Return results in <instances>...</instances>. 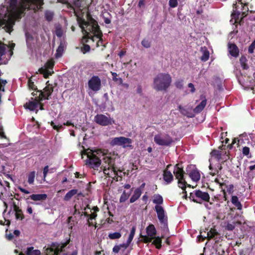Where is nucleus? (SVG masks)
<instances>
[{
  "label": "nucleus",
  "instance_id": "63",
  "mask_svg": "<svg viewBox=\"0 0 255 255\" xmlns=\"http://www.w3.org/2000/svg\"><path fill=\"white\" fill-rule=\"evenodd\" d=\"M221 191L223 192L224 200L227 201V192H226L225 189H222V190H221Z\"/></svg>",
  "mask_w": 255,
  "mask_h": 255
},
{
  "label": "nucleus",
  "instance_id": "1",
  "mask_svg": "<svg viewBox=\"0 0 255 255\" xmlns=\"http://www.w3.org/2000/svg\"><path fill=\"white\" fill-rule=\"evenodd\" d=\"M43 0H9V13L15 19H20L26 10L34 11L40 9L43 5Z\"/></svg>",
  "mask_w": 255,
  "mask_h": 255
},
{
  "label": "nucleus",
  "instance_id": "56",
  "mask_svg": "<svg viewBox=\"0 0 255 255\" xmlns=\"http://www.w3.org/2000/svg\"><path fill=\"white\" fill-rule=\"evenodd\" d=\"M121 249V248L119 245H116L113 248V252L115 254H117L119 252Z\"/></svg>",
  "mask_w": 255,
  "mask_h": 255
},
{
  "label": "nucleus",
  "instance_id": "34",
  "mask_svg": "<svg viewBox=\"0 0 255 255\" xmlns=\"http://www.w3.org/2000/svg\"><path fill=\"white\" fill-rule=\"evenodd\" d=\"M247 59L246 56H242L240 59V62L241 67L244 70H247L249 68V66L247 64Z\"/></svg>",
  "mask_w": 255,
  "mask_h": 255
},
{
  "label": "nucleus",
  "instance_id": "27",
  "mask_svg": "<svg viewBox=\"0 0 255 255\" xmlns=\"http://www.w3.org/2000/svg\"><path fill=\"white\" fill-rule=\"evenodd\" d=\"M142 194V191H140L139 189H135L133 192V195L131 196L129 199L130 203H134L140 197Z\"/></svg>",
  "mask_w": 255,
  "mask_h": 255
},
{
  "label": "nucleus",
  "instance_id": "60",
  "mask_svg": "<svg viewBox=\"0 0 255 255\" xmlns=\"http://www.w3.org/2000/svg\"><path fill=\"white\" fill-rule=\"evenodd\" d=\"M18 189L22 193H24L25 194H29L30 193V192L28 191V190L22 188L20 186H18Z\"/></svg>",
  "mask_w": 255,
  "mask_h": 255
},
{
  "label": "nucleus",
  "instance_id": "11",
  "mask_svg": "<svg viewBox=\"0 0 255 255\" xmlns=\"http://www.w3.org/2000/svg\"><path fill=\"white\" fill-rule=\"evenodd\" d=\"M95 122L102 126H107L115 124L113 118L108 117L103 114H97L95 117Z\"/></svg>",
  "mask_w": 255,
  "mask_h": 255
},
{
  "label": "nucleus",
  "instance_id": "46",
  "mask_svg": "<svg viewBox=\"0 0 255 255\" xmlns=\"http://www.w3.org/2000/svg\"><path fill=\"white\" fill-rule=\"evenodd\" d=\"M141 43V45L146 48H149L151 46V42L146 39H143Z\"/></svg>",
  "mask_w": 255,
  "mask_h": 255
},
{
  "label": "nucleus",
  "instance_id": "28",
  "mask_svg": "<svg viewBox=\"0 0 255 255\" xmlns=\"http://www.w3.org/2000/svg\"><path fill=\"white\" fill-rule=\"evenodd\" d=\"M13 207L14 211L15 212V217L17 219L22 220L24 218V215L22 213V210L16 205L15 203H13Z\"/></svg>",
  "mask_w": 255,
  "mask_h": 255
},
{
  "label": "nucleus",
  "instance_id": "59",
  "mask_svg": "<svg viewBox=\"0 0 255 255\" xmlns=\"http://www.w3.org/2000/svg\"><path fill=\"white\" fill-rule=\"evenodd\" d=\"M228 182H229V181L227 180H224V182H221V184H220V188L221 189V190H222V189H224L223 186L227 187V186H228L227 183Z\"/></svg>",
  "mask_w": 255,
  "mask_h": 255
},
{
  "label": "nucleus",
  "instance_id": "23",
  "mask_svg": "<svg viewBox=\"0 0 255 255\" xmlns=\"http://www.w3.org/2000/svg\"><path fill=\"white\" fill-rule=\"evenodd\" d=\"M228 48L230 54L234 57H237L239 55V49L234 43H229Z\"/></svg>",
  "mask_w": 255,
  "mask_h": 255
},
{
  "label": "nucleus",
  "instance_id": "39",
  "mask_svg": "<svg viewBox=\"0 0 255 255\" xmlns=\"http://www.w3.org/2000/svg\"><path fill=\"white\" fill-rule=\"evenodd\" d=\"M5 45L1 42H0V65L2 64L1 62L2 60L1 57L5 54Z\"/></svg>",
  "mask_w": 255,
  "mask_h": 255
},
{
  "label": "nucleus",
  "instance_id": "57",
  "mask_svg": "<svg viewBox=\"0 0 255 255\" xmlns=\"http://www.w3.org/2000/svg\"><path fill=\"white\" fill-rule=\"evenodd\" d=\"M121 249V248L119 245H116L113 248V252L115 254H117L119 252Z\"/></svg>",
  "mask_w": 255,
  "mask_h": 255
},
{
  "label": "nucleus",
  "instance_id": "17",
  "mask_svg": "<svg viewBox=\"0 0 255 255\" xmlns=\"http://www.w3.org/2000/svg\"><path fill=\"white\" fill-rule=\"evenodd\" d=\"M32 101H29L24 105V107L26 109H28L31 111H34L39 105V102L41 101H39V97H36L34 99L31 98Z\"/></svg>",
  "mask_w": 255,
  "mask_h": 255
},
{
  "label": "nucleus",
  "instance_id": "5",
  "mask_svg": "<svg viewBox=\"0 0 255 255\" xmlns=\"http://www.w3.org/2000/svg\"><path fill=\"white\" fill-rule=\"evenodd\" d=\"M171 82L172 78L169 74L160 73L154 78L153 87L157 91H166Z\"/></svg>",
  "mask_w": 255,
  "mask_h": 255
},
{
  "label": "nucleus",
  "instance_id": "25",
  "mask_svg": "<svg viewBox=\"0 0 255 255\" xmlns=\"http://www.w3.org/2000/svg\"><path fill=\"white\" fill-rule=\"evenodd\" d=\"M231 201L232 203L239 210H242L243 206L239 200L238 197L236 195H233L231 197Z\"/></svg>",
  "mask_w": 255,
  "mask_h": 255
},
{
  "label": "nucleus",
  "instance_id": "31",
  "mask_svg": "<svg viewBox=\"0 0 255 255\" xmlns=\"http://www.w3.org/2000/svg\"><path fill=\"white\" fill-rule=\"evenodd\" d=\"M118 171L122 172V171L120 169H117V167H113L111 168V171H110L111 173L110 177H112L114 180L117 181H118Z\"/></svg>",
  "mask_w": 255,
  "mask_h": 255
},
{
  "label": "nucleus",
  "instance_id": "24",
  "mask_svg": "<svg viewBox=\"0 0 255 255\" xmlns=\"http://www.w3.org/2000/svg\"><path fill=\"white\" fill-rule=\"evenodd\" d=\"M47 196L46 194H32L28 197L33 201H43L46 199Z\"/></svg>",
  "mask_w": 255,
  "mask_h": 255
},
{
  "label": "nucleus",
  "instance_id": "7",
  "mask_svg": "<svg viewBox=\"0 0 255 255\" xmlns=\"http://www.w3.org/2000/svg\"><path fill=\"white\" fill-rule=\"evenodd\" d=\"M189 199L195 203L201 204V201L209 202L210 196L207 192L196 190L194 192L190 193Z\"/></svg>",
  "mask_w": 255,
  "mask_h": 255
},
{
  "label": "nucleus",
  "instance_id": "40",
  "mask_svg": "<svg viewBox=\"0 0 255 255\" xmlns=\"http://www.w3.org/2000/svg\"><path fill=\"white\" fill-rule=\"evenodd\" d=\"M35 176V172L34 171H31L29 173L28 175V183L29 184H32L34 181V178Z\"/></svg>",
  "mask_w": 255,
  "mask_h": 255
},
{
  "label": "nucleus",
  "instance_id": "48",
  "mask_svg": "<svg viewBox=\"0 0 255 255\" xmlns=\"http://www.w3.org/2000/svg\"><path fill=\"white\" fill-rule=\"evenodd\" d=\"M111 74L112 75V79L114 81L119 82L120 83H122V79L121 78H118V74L116 72H111Z\"/></svg>",
  "mask_w": 255,
  "mask_h": 255
},
{
  "label": "nucleus",
  "instance_id": "54",
  "mask_svg": "<svg viewBox=\"0 0 255 255\" xmlns=\"http://www.w3.org/2000/svg\"><path fill=\"white\" fill-rule=\"evenodd\" d=\"M48 172H49V166L48 165H46L44 167L43 170L44 180H45V179Z\"/></svg>",
  "mask_w": 255,
  "mask_h": 255
},
{
  "label": "nucleus",
  "instance_id": "13",
  "mask_svg": "<svg viewBox=\"0 0 255 255\" xmlns=\"http://www.w3.org/2000/svg\"><path fill=\"white\" fill-rule=\"evenodd\" d=\"M186 174L191 179L195 182H197L200 179L201 175L199 170L191 164L188 165L186 169Z\"/></svg>",
  "mask_w": 255,
  "mask_h": 255
},
{
  "label": "nucleus",
  "instance_id": "19",
  "mask_svg": "<svg viewBox=\"0 0 255 255\" xmlns=\"http://www.w3.org/2000/svg\"><path fill=\"white\" fill-rule=\"evenodd\" d=\"M163 179L166 184H169L174 180V177L170 171L164 170L163 171Z\"/></svg>",
  "mask_w": 255,
  "mask_h": 255
},
{
  "label": "nucleus",
  "instance_id": "42",
  "mask_svg": "<svg viewBox=\"0 0 255 255\" xmlns=\"http://www.w3.org/2000/svg\"><path fill=\"white\" fill-rule=\"evenodd\" d=\"M140 238H141V241L144 243H150L153 239L154 237H149L147 236H144L140 235Z\"/></svg>",
  "mask_w": 255,
  "mask_h": 255
},
{
  "label": "nucleus",
  "instance_id": "12",
  "mask_svg": "<svg viewBox=\"0 0 255 255\" xmlns=\"http://www.w3.org/2000/svg\"><path fill=\"white\" fill-rule=\"evenodd\" d=\"M54 65V64L53 61H48L46 63L44 67L39 68L38 71L40 74L43 75L44 78H48L49 76L52 75L54 73L53 71Z\"/></svg>",
  "mask_w": 255,
  "mask_h": 255
},
{
  "label": "nucleus",
  "instance_id": "21",
  "mask_svg": "<svg viewBox=\"0 0 255 255\" xmlns=\"http://www.w3.org/2000/svg\"><path fill=\"white\" fill-rule=\"evenodd\" d=\"M92 211H93V212L90 214L89 218L88 219V224L89 227L94 225L93 222H91L90 220L92 221L96 219L97 217V213L100 211V209L97 206H95L91 209V212H92Z\"/></svg>",
  "mask_w": 255,
  "mask_h": 255
},
{
  "label": "nucleus",
  "instance_id": "3",
  "mask_svg": "<svg viewBox=\"0 0 255 255\" xmlns=\"http://www.w3.org/2000/svg\"><path fill=\"white\" fill-rule=\"evenodd\" d=\"M153 203L156 204L155 206V210L161 225V228L164 231L168 230L167 217L165 215V211L163 208L160 206L163 203L162 197L158 194H154L153 195Z\"/></svg>",
  "mask_w": 255,
  "mask_h": 255
},
{
  "label": "nucleus",
  "instance_id": "37",
  "mask_svg": "<svg viewBox=\"0 0 255 255\" xmlns=\"http://www.w3.org/2000/svg\"><path fill=\"white\" fill-rule=\"evenodd\" d=\"M27 255H40V252L39 250H34L33 247H29L26 251Z\"/></svg>",
  "mask_w": 255,
  "mask_h": 255
},
{
  "label": "nucleus",
  "instance_id": "4",
  "mask_svg": "<svg viewBox=\"0 0 255 255\" xmlns=\"http://www.w3.org/2000/svg\"><path fill=\"white\" fill-rule=\"evenodd\" d=\"M101 154V150H93L90 149H84L81 151L82 158L84 155L87 156L86 164L95 170H97L101 164V160L99 156Z\"/></svg>",
  "mask_w": 255,
  "mask_h": 255
},
{
  "label": "nucleus",
  "instance_id": "33",
  "mask_svg": "<svg viewBox=\"0 0 255 255\" xmlns=\"http://www.w3.org/2000/svg\"><path fill=\"white\" fill-rule=\"evenodd\" d=\"M178 108L180 113L183 116H187L188 117H192V116L188 109H185L181 105H179Z\"/></svg>",
  "mask_w": 255,
  "mask_h": 255
},
{
  "label": "nucleus",
  "instance_id": "35",
  "mask_svg": "<svg viewBox=\"0 0 255 255\" xmlns=\"http://www.w3.org/2000/svg\"><path fill=\"white\" fill-rule=\"evenodd\" d=\"M153 239H154V240L152 242V244L155 246L156 249H157L158 250L160 249L161 248V246H161V243H162L161 238L159 237H154Z\"/></svg>",
  "mask_w": 255,
  "mask_h": 255
},
{
  "label": "nucleus",
  "instance_id": "44",
  "mask_svg": "<svg viewBox=\"0 0 255 255\" xmlns=\"http://www.w3.org/2000/svg\"><path fill=\"white\" fill-rule=\"evenodd\" d=\"M209 58V52L208 50H206L203 52V55L201 57V60L202 61H207Z\"/></svg>",
  "mask_w": 255,
  "mask_h": 255
},
{
  "label": "nucleus",
  "instance_id": "53",
  "mask_svg": "<svg viewBox=\"0 0 255 255\" xmlns=\"http://www.w3.org/2000/svg\"><path fill=\"white\" fill-rule=\"evenodd\" d=\"M225 228L227 230L232 231L235 228V226L233 224L228 223Z\"/></svg>",
  "mask_w": 255,
  "mask_h": 255
},
{
  "label": "nucleus",
  "instance_id": "16",
  "mask_svg": "<svg viewBox=\"0 0 255 255\" xmlns=\"http://www.w3.org/2000/svg\"><path fill=\"white\" fill-rule=\"evenodd\" d=\"M17 19H15L13 17L10 16V17L8 18L7 20H4V21H5V25L2 28L4 29L6 32L10 34L13 30V26L15 24V21Z\"/></svg>",
  "mask_w": 255,
  "mask_h": 255
},
{
  "label": "nucleus",
  "instance_id": "10",
  "mask_svg": "<svg viewBox=\"0 0 255 255\" xmlns=\"http://www.w3.org/2000/svg\"><path fill=\"white\" fill-rule=\"evenodd\" d=\"M88 87L92 91L97 92L101 89V79L98 76H93L88 81Z\"/></svg>",
  "mask_w": 255,
  "mask_h": 255
},
{
  "label": "nucleus",
  "instance_id": "50",
  "mask_svg": "<svg viewBox=\"0 0 255 255\" xmlns=\"http://www.w3.org/2000/svg\"><path fill=\"white\" fill-rule=\"evenodd\" d=\"M183 80H178L175 82V85L176 88H177L179 89H182L183 87Z\"/></svg>",
  "mask_w": 255,
  "mask_h": 255
},
{
  "label": "nucleus",
  "instance_id": "26",
  "mask_svg": "<svg viewBox=\"0 0 255 255\" xmlns=\"http://www.w3.org/2000/svg\"><path fill=\"white\" fill-rule=\"evenodd\" d=\"M204 99L202 100V102L198 105H197L193 110L194 112L195 113L197 114L200 113L201 111H203V110L206 106L207 104V100L206 99L205 97H204Z\"/></svg>",
  "mask_w": 255,
  "mask_h": 255
},
{
  "label": "nucleus",
  "instance_id": "6",
  "mask_svg": "<svg viewBox=\"0 0 255 255\" xmlns=\"http://www.w3.org/2000/svg\"><path fill=\"white\" fill-rule=\"evenodd\" d=\"M185 172L183 170V166L182 163H178L175 165L173 170V174L176 179L178 180V187L181 188L183 191V193L187 196V192L186 191L187 182L185 180L184 175Z\"/></svg>",
  "mask_w": 255,
  "mask_h": 255
},
{
  "label": "nucleus",
  "instance_id": "30",
  "mask_svg": "<svg viewBox=\"0 0 255 255\" xmlns=\"http://www.w3.org/2000/svg\"><path fill=\"white\" fill-rule=\"evenodd\" d=\"M78 193L77 189H72L68 192L64 197V200L69 201L71 198Z\"/></svg>",
  "mask_w": 255,
  "mask_h": 255
},
{
  "label": "nucleus",
  "instance_id": "20",
  "mask_svg": "<svg viewBox=\"0 0 255 255\" xmlns=\"http://www.w3.org/2000/svg\"><path fill=\"white\" fill-rule=\"evenodd\" d=\"M70 242V239L65 242L64 243L62 244L61 245H59L56 247L55 250L53 249L50 250V253L52 255H58L59 253L64 251V248L69 244Z\"/></svg>",
  "mask_w": 255,
  "mask_h": 255
},
{
  "label": "nucleus",
  "instance_id": "32",
  "mask_svg": "<svg viewBox=\"0 0 255 255\" xmlns=\"http://www.w3.org/2000/svg\"><path fill=\"white\" fill-rule=\"evenodd\" d=\"M132 189L133 188L131 189L129 193L126 192L125 190L123 191V193L122 194L120 198V203H124L128 199L131 193Z\"/></svg>",
  "mask_w": 255,
  "mask_h": 255
},
{
  "label": "nucleus",
  "instance_id": "14",
  "mask_svg": "<svg viewBox=\"0 0 255 255\" xmlns=\"http://www.w3.org/2000/svg\"><path fill=\"white\" fill-rule=\"evenodd\" d=\"M53 87L46 86L43 89V91L37 90L38 93H39V101H42L43 99L49 100L50 96L53 92Z\"/></svg>",
  "mask_w": 255,
  "mask_h": 255
},
{
  "label": "nucleus",
  "instance_id": "49",
  "mask_svg": "<svg viewBox=\"0 0 255 255\" xmlns=\"http://www.w3.org/2000/svg\"><path fill=\"white\" fill-rule=\"evenodd\" d=\"M227 190L226 192H228L229 194H232L233 193L234 191V185L233 184H230L226 187Z\"/></svg>",
  "mask_w": 255,
  "mask_h": 255
},
{
  "label": "nucleus",
  "instance_id": "8",
  "mask_svg": "<svg viewBox=\"0 0 255 255\" xmlns=\"http://www.w3.org/2000/svg\"><path fill=\"white\" fill-rule=\"evenodd\" d=\"M131 143L132 140L130 138L124 136L113 138L110 141L111 146H121L124 148L131 147Z\"/></svg>",
  "mask_w": 255,
  "mask_h": 255
},
{
  "label": "nucleus",
  "instance_id": "62",
  "mask_svg": "<svg viewBox=\"0 0 255 255\" xmlns=\"http://www.w3.org/2000/svg\"><path fill=\"white\" fill-rule=\"evenodd\" d=\"M148 198V197L147 196V192H146L145 194L142 197V200L145 202V204L147 203Z\"/></svg>",
  "mask_w": 255,
  "mask_h": 255
},
{
  "label": "nucleus",
  "instance_id": "29",
  "mask_svg": "<svg viewBox=\"0 0 255 255\" xmlns=\"http://www.w3.org/2000/svg\"><path fill=\"white\" fill-rule=\"evenodd\" d=\"M146 233L149 237H154L156 234V231L153 224L149 225L146 229Z\"/></svg>",
  "mask_w": 255,
  "mask_h": 255
},
{
  "label": "nucleus",
  "instance_id": "58",
  "mask_svg": "<svg viewBox=\"0 0 255 255\" xmlns=\"http://www.w3.org/2000/svg\"><path fill=\"white\" fill-rule=\"evenodd\" d=\"M130 243H128V241H127L126 243H124L122 244H120L119 246L121 247V248H124V250H126L130 245Z\"/></svg>",
  "mask_w": 255,
  "mask_h": 255
},
{
  "label": "nucleus",
  "instance_id": "61",
  "mask_svg": "<svg viewBox=\"0 0 255 255\" xmlns=\"http://www.w3.org/2000/svg\"><path fill=\"white\" fill-rule=\"evenodd\" d=\"M188 86L189 88H191V92L192 93H193V92H195V89L194 88V85L192 83H189L188 85Z\"/></svg>",
  "mask_w": 255,
  "mask_h": 255
},
{
  "label": "nucleus",
  "instance_id": "45",
  "mask_svg": "<svg viewBox=\"0 0 255 255\" xmlns=\"http://www.w3.org/2000/svg\"><path fill=\"white\" fill-rule=\"evenodd\" d=\"M54 14L53 12L47 11L45 13V17L46 20L48 21H51L53 18Z\"/></svg>",
  "mask_w": 255,
  "mask_h": 255
},
{
  "label": "nucleus",
  "instance_id": "52",
  "mask_svg": "<svg viewBox=\"0 0 255 255\" xmlns=\"http://www.w3.org/2000/svg\"><path fill=\"white\" fill-rule=\"evenodd\" d=\"M250 148L247 146H245L243 148V154L244 155L248 156L250 154Z\"/></svg>",
  "mask_w": 255,
  "mask_h": 255
},
{
  "label": "nucleus",
  "instance_id": "15",
  "mask_svg": "<svg viewBox=\"0 0 255 255\" xmlns=\"http://www.w3.org/2000/svg\"><path fill=\"white\" fill-rule=\"evenodd\" d=\"M103 160L105 163H108V167L105 166L103 169V172L105 174L107 175L108 177H111V173L110 171H111V168L116 167L114 166V159L110 156H105L103 158Z\"/></svg>",
  "mask_w": 255,
  "mask_h": 255
},
{
  "label": "nucleus",
  "instance_id": "43",
  "mask_svg": "<svg viewBox=\"0 0 255 255\" xmlns=\"http://www.w3.org/2000/svg\"><path fill=\"white\" fill-rule=\"evenodd\" d=\"M135 230H136L135 227H134V226L132 227L131 228V230L130 231V234L128 236V239L127 240V241H128V243H131V241H132L133 238L134 236V234H135Z\"/></svg>",
  "mask_w": 255,
  "mask_h": 255
},
{
  "label": "nucleus",
  "instance_id": "18",
  "mask_svg": "<svg viewBox=\"0 0 255 255\" xmlns=\"http://www.w3.org/2000/svg\"><path fill=\"white\" fill-rule=\"evenodd\" d=\"M207 238L209 240L214 238L215 243H218L220 239V234L215 229H211L207 233Z\"/></svg>",
  "mask_w": 255,
  "mask_h": 255
},
{
  "label": "nucleus",
  "instance_id": "55",
  "mask_svg": "<svg viewBox=\"0 0 255 255\" xmlns=\"http://www.w3.org/2000/svg\"><path fill=\"white\" fill-rule=\"evenodd\" d=\"M56 34L57 37H61L63 35V30L61 28H57L56 30Z\"/></svg>",
  "mask_w": 255,
  "mask_h": 255
},
{
  "label": "nucleus",
  "instance_id": "41",
  "mask_svg": "<svg viewBox=\"0 0 255 255\" xmlns=\"http://www.w3.org/2000/svg\"><path fill=\"white\" fill-rule=\"evenodd\" d=\"M121 236L122 235L120 232L111 233L108 235L109 238L111 240L119 239Z\"/></svg>",
  "mask_w": 255,
  "mask_h": 255
},
{
  "label": "nucleus",
  "instance_id": "2",
  "mask_svg": "<svg viewBox=\"0 0 255 255\" xmlns=\"http://www.w3.org/2000/svg\"><path fill=\"white\" fill-rule=\"evenodd\" d=\"M79 23L84 34L82 38V41L84 43H87L89 39L94 42V36L102 40V36H103L102 31L97 21L92 17L89 16L88 21H85L84 19H81Z\"/></svg>",
  "mask_w": 255,
  "mask_h": 255
},
{
  "label": "nucleus",
  "instance_id": "36",
  "mask_svg": "<svg viewBox=\"0 0 255 255\" xmlns=\"http://www.w3.org/2000/svg\"><path fill=\"white\" fill-rule=\"evenodd\" d=\"M212 157L215 158L218 161H219L222 158L221 152L219 150L214 149L211 152Z\"/></svg>",
  "mask_w": 255,
  "mask_h": 255
},
{
  "label": "nucleus",
  "instance_id": "51",
  "mask_svg": "<svg viewBox=\"0 0 255 255\" xmlns=\"http://www.w3.org/2000/svg\"><path fill=\"white\" fill-rule=\"evenodd\" d=\"M178 5L177 0H169V5L170 7L174 8Z\"/></svg>",
  "mask_w": 255,
  "mask_h": 255
},
{
  "label": "nucleus",
  "instance_id": "64",
  "mask_svg": "<svg viewBox=\"0 0 255 255\" xmlns=\"http://www.w3.org/2000/svg\"><path fill=\"white\" fill-rule=\"evenodd\" d=\"M240 14V12L239 11H235L232 13V16L234 18H236L237 17L238 18L239 15Z\"/></svg>",
  "mask_w": 255,
  "mask_h": 255
},
{
  "label": "nucleus",
  "instance_id": "47",
  "mask_svg": "<svg viewBox=\"0 0 255 255\" xmlns=\"http://www.w3.org/2000/svg\"><path fill=\"white\" fill-rule=\"evenodd\" d=\"M82 42L83 43V46L81 48V51L82 52L85 54L86 52H89L90 51L91 48L90 46L86 44V43H84L82 41Z\"/></svg>",
  "mask_w": 255,
  "mask_h": 255
},
{
  "label": "nucleus",
  "instance_id": "22",
  "mask_svg": "<svg viewBox=\"0 0 255 255\" xmlns=\"http://www.w3.org/2000/svg\"><path fill=\"white\" fill-rule=\"evenodd\" d=\"M66 47V43L64 39H61L58 48L56 50L55 57L59 58L62 56L65 48Z\"/></svg>",
  "mask_w": 255,
  "mask_h": 255
},
{
  "label": "nucleus",
  "instance_id": "9",
  "mask_svg": "<svg viewBox=\"0 0 255 255\" xmlns=\"http://www.w3.org/2000/svg\"><path fill=\"white\" fill-rule=\"evenodd\" d=\"M154 141L156 144L161 146H170L173 142L172 138L168 134L162 137L160 134H156L154 137Z\"/></svg>",
  "mask_w": 255,
  "mask_h": 255
},
{
  "label": "nucleus",
  "instance_id": "38",
  "mask_svg": "<svg viewBox=\"0 0 255 255\" xmlns=\"http://www.w3.org/2000/svg\"><path fill=\"white\" fill-rule=\"evenodd\" d=\"M28 85L30 89L33 90L36 92V93H32V94L33 95V96H36L37 93H38L37 90H38L37 89V87L34 85V82L31 79L28 80Z\"/></svg>",
  "mask_w": 255,
  "mask_h": 255
}]
</instances>
